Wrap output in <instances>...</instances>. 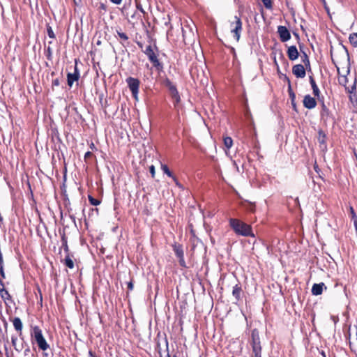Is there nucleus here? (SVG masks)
<instances>
[{
    "instance_id": "obj_1",
    "label": "nucleus",
    "mask_w": 357,
    "mask_h": 357,
    "mask_svg": "<svg viewBox=\"0 0 357 357\" xmlns=\"http://www.w3.org/2000/svg\"><path fill=\"white\" fill-rule=\"evenodd\" d=\"M229 225L237 235L243 236H255L252 231L251 226L238 219L231 218L229 220Z\"/></svg>"
},
{
    "instance_id": "obj_2",
    "label": "nucleus",
    "mask_w": 357,
    "mask_h": 357,
    "mask_svg": "<svg viewBox=\"0 0 357 357\" xmlns=\"http://www.w3.org/2000/svg\"><path fill=\"white\" fill-rule=\"evenodd\" d=\"M251 346L252 349V357H261V347L259 331L253 329L251 334Z\"/></svg>"
},
{
    "instance_id": "obj_3",
    "label": "nucleus",
    "mask_w": 357,
    "mask_h": 357,
    "mask_svg": "<svg viewBox=\"0 0 357 357\" xmlns=\"http://www.w3.org/2000/svg\"><path fill=\"white\" fill-rule=\"evenodd\" d=\"M32 330L31 337L35 339L38 347L43 351L47 350L49 348V345L43 337L41 329L36 326L33 327Z\"/></svg>"
},
{
    "instance_id": "obj_4",
    "label": "nucleus",
    "mask_w": 357,
    "mask_h": 357,
    "mask_svg": "<svg viewBox=\"0 0 357 357\" xmlns=\"http://www.w3.org/2000/svg\"><path fill=\"white\" fill-rule=\"evenodd\" d=\"M144 52L148 56L149 61L153 63V66L158 69H161L162 68V66L158 59L157 55L155 54L151 45H148Z\"/></svg>"
},
{
    "instance_id": "obj_5",
    "label": "nucleus",
    "mask_w": 357,
    "mask_h": 357,
    "mask_svg": "<svg viewBox=\"0 0 357 357\" xmlns=\"http://www.w3.org/2000/svg\"><path fill=\"white\" fill-rule=\"evenodd\" d=\"M231 31L234 33V36L238 42L240 39L241 32L242 31V22L241 19L235 16L234 21L231 22Z\"/></svg>"
},
{
    "instance_id": "obj_6",
    "label": "nucleus",
    "mask_w": 357,
    "mask_h": 357,
    "mask_svg": "<svg viewBox=\"0 0 357 357\" xmlns=\"http://www.w3.org/2000/svg\"><path fill=\"white\" fill-rule=\"evenodd\" d=\"M126 82L132 93V96L134 97L135 99L137 100L139 92V81L136 78L130 77L127 78Z\"/></svg>"
},
{
    "instance_id": "obj_7",
    "label": "nucleus",
    "mask_w": 357,
    "mask_h": 357,
    "mask_svg": "<svg viewBox=\"0 0 357 357\" xmlns=\"http://www.w3.org/2000/svg\"><path fill=\"white\" fill-rule=\"evenodd\" d=\"M173 250L176 256L178 258L179 264L182 267H186V264L184 260V252L183 247L180 244H174L173 245Z\"/></svg>"
},
{
    "instance_id": "obj_8",
    "label": "nucleus",
    "mask_w": 357,
    "mask_h": 357,
    "mask_svg": "<svg viewBox=\"0 0 357 357\" xmlns=\"http://www.w3.org/2000/svg\"><path fill=\"white\" fill-rule=\"evenodd\" d=\"M278 33H279L281 41L282 42H286L291 38L290 32L284 26H279L278 27Z\"/></svg>"
},
{
    "instance_id": "obj_9",
    "label": "nucleus",
    "mask_w": 357,
    "mask_h": 357,
    "mask_svg": "<svg viewBox=\"0 0 357 357\" xmlns=\"http://www.w3.org/2000/svg\"><path fill=\"white\" fill-rule=\"evenodd\" d=\"M303 103V106L309 109L314 108L317 105L315 98L312 97L310 95H306L304 96Z\"/></svg>"
},
{
    "instance_id": "obj_10",
    "label": "nucleus",
    "mask_w": 357,
    "mask_h": 357,
    "mask_svg": "<svg viewBox=\"0 0 357 357\" xmlns=\"http://www.w3.org/2000/svg\"><path fill=\"white\" fill-rule=\"evenodd\" d=\"M79 78V72L77 69V67L75 66V70L73 73H68L67 75V81L68 85L71 87L74 83V82L77 81Z\"/></svg>"
},
{
    "instance_id": "obj_11",
    "label": "nucleus",
    "mask_w": 357,
    "mask_h": 357,
    "mask_svg": "<svg viewBox=\"0 0 357 357\" xmlns=\"http://www.w3.org/2000/svg\"><path fill=\"white\" fill-rule=\"evenodd\" d=\"M292 73L296 77L303 78L305 76V70L301 64H296L292 68Z\"/></svg>"
},
{
    "instance_id": "obj_12",
    "label": "nucleus",
    "mask_w": 357,
    "mask_h": 357,
    "mask_svg": "<svg viewBox=\"0 0 357 357\" xmlns=\"http://www.w3.org/2000/svg\"><path fill=\"white\" fill-rule=\"evenodd\" d=\"M349 344L351 351L357 356V328L354 335L349 334Z\"/></svg>"
},
{
    "instance_id": "obj_13",
    "label": "nucleus",
    "mask_w": 357,
    "mask_h": 357,
    "mask_svg": "<svg viewBox=\"0 0 357 357\" xmlns=\"http://www.w3.org/2000/svg\"><path fill=\"white\" fill-rule=\"evenodd\" d=\"M287 56L291 61H294L298 57V52L296 46H290L287 50Z\"/></svg>"
},
{
    "instance_id": "obj_14",
    "label": "nucleus",
    "mask_w": 357,
    "mask_h": 357,
    "mask_svg": "<svg viewBox=\"0 0 357 357\" xmlns=\"http://www.w3.org/2000/svg\"><path fill=\"white\" fill-rule=\"evenodd\" d=\"M325 287L326 289V287L325 286L324 283L321 282L319 284H314L312 287V294L314 296H319L322 294L323 289Z\"/></svg>"
},
{
    "instance_id": "obj_15",
    "label": "nucleus",
    "mask_w": 357,
    "mask_h": 357,
    "mask_svg": "<svg viewBox=\"0 0 357 357\" xmlns=\"http://www.w3.org/2000/svg\"><path fill=\"white\" fill-rule=\"evenodd\" d=\"M310 83L311 84L312 91H313V94L314 95L315 97L317 98L318 100H319L320 91H319L314 78L312 76H310Z\"/></svg>"
},
{
    "instance_id": "obj_16",
    "label": "nucleus",
    "mask_w": 357,
    "mask_h": 357,
    "mask_svg": "<svg viewBox=\"0 0 357 357\" xmlns=\"http://www.w3.org/2000/svg\"><path fill=\"white\" fill-rule=\"evenodd\" d=\"M12 321L15 329L21 335L23 327L21 319L19 317H15Z\"/></svg>"
},
{
    "instance_id": "obj_17",
    "label": "nucleus",
    "mask_w": 357,
    "mask_h": 357,
    "mask_svg": "<svg viewBox=\"0 0 357 357\" xmlns=\"http://www.w3.org/2000/svg\"><path fill=\"white\" fill-rule=\"evenodd\" d=\"M241 291H242L241 287L238 284H236L233 287L232 295L235 297V298L237 301H238L241 298Z\"/></svg>"
},
{
    "instance_id": "obj_18",
    "label": "nucleus",
    "mask_w": 357,
    "mask_h": 357,
    "mask_svg": "<svg viewBox=\"0 0 357 357\" xmlns=\"http://www.w3.org/2000/svg\"><path fill=\"white\" fill-rule=\"evenodd\" d=\"M233 140L230 137H226L224 138V145L225 146L229 149L232 146Z\"/></svg>"
},
{
    "instance_id": "obj_19",
    "label": "nucleus",
    "mask_w": 357,
    "mask_h": 357,
    "mask_svg": "<svg viewBox=\"0 0 357 357\" xmlns=\"http://www.w3.org/2000/svg\"><path fill=\"white\" fill-rule=\"evenodd\" d=\"M349 42L354 46L357 45V33H353L350 34L349 37Z\"/></svg>"
},
{
    "instance_id": "obj_20",
    "label": "nucleus",
    "mask_w": 357,
    "mask_h": 357,
    "mask_svg": "<svg viewBox=\"0 0 357 357\" xmlns=\"http://www.w3.org/2000/svg\"><path fill=\"white\" fill-rule=\"evenodd\" d=\"M161 169L163 171V172L167 174L169 177L173 178L174 176L172 174V173L169 169L168 167L166 165H161Z\"/></svg>"
},
{
    "instance_id": "obj_21",
    "label": "nucleus",
    "mask_w": 357,
    "mask_h": 357,
    "mask_svg": "<svg viewBox=\"0 0 357 357\" xmlns=\"http://www.w3.org/2000/svg\"><path fill=\"white\" fill-rule=\"evenodd\" d=\"M65 264L67 267H68L70 269L74 268V262L69 257H66Z\"/></svg>"
},
{
    "instance_id": "obj_22",
    "label": "nucleus",
    "mask_w": 357,
    "mask_h": 357,
    "mask_svg": "<svg viewBox=\"0 0 357 357\" xmlns=\"http://www.w3.org/2000/svg\"><path fill=\"white\" fill-rule=\"evenodd\" d=\"M321 115L322 116H328L329 114V110L325 105V104L323 102L321 105Z\"/></svg>"
},
{
    "instance_id": "obj_23",
    "label": "nucleus",
    "mask_w": 357,
    "mask_h": 357,
    "mask_svg": "<svg viewBox=\"0 0 357 357\" xmlns=\"http://www.w3.org/2000/svg\"><path fill=\"white\" fill-rule=\"evenodd\" d=\"M89 200L91 205L93 206H98L100 204V202L95 198H93L92 196L89 195Z\"/></svg>"
},
{
    "instance_id": "obj_24",
    "label": "nucleus",
    "mask_w": 357,
    "mask_h": 357,
    "mask_svg": "<svg viewBox=\"0 0 357 357\" xmlns=\"http://www.w3.org/2000/svg\"><path fill=\"white\" fill-rule=\"evenodd\" d=\"M264 6L267 9H271L272 8V1L271 0H261Z\"/></svg>"
},
{
    "instance_id": "obj_25",
    "label": "nucleus",
    "mask_w": 357,
    "mask_h": 357,
    "mask_svg": "<svg viewBox=\"0 0 357 357\" xmlns=\"http://www.w3.org/2000/svg\"><path fill=\"white\" fill-rule=\"evenodd\" d=\"M303 61L306 66V67L310 66V60L308 59L307 55L304 52L303 56Z\"/></svg>"
},
{
    "instance_id": "obj_26",
    "label": "nucleus",
    "mask_w": 357,
    "mask_h": 357,
    "mask_svg": "<svg viewBox=\"0 0 357 357\" xmlns=\"http://www.w3.org/2000/svg\"><path fill=\"white\" fill-rule=\"evenodd\" d=\"M169 93L171 94V96L173 95H176L178 93V91L174 85L171 86V87L168 88Z\"/></svg>"
},
{
    "instance_id": "obj_27",
    "label": "nucleus",
    "mask_w": 357,
    "mask_h": 357,
    "mask_svg": "<svg viewBox=\"0 0 357 357\" xmlns=\"http://www.w3.org/2000/svg\"><path fill=\"white\" fill-rule=\"evenodd\" d=\"M116 33L121 39L123 40H127L128 39V36L125 33L119 31H117Z\"/></svg>"
},
{
    "instance_id": "obj_28",
    "label": "nucleus",
    "mask_w": 357,
    "mask_h": 357,
    "mask_svg": "<svg viewBox=\"0 0 357 357\" xmlns=\"http://www.w3.org/2000/svg\"><path fill=\"white\" fill-rule=\"evenodd\" d=\"M172 99L174 100V105L175 106L176 105V104H178L179 102H180V96H179V94L178 93H176V95H173L172 96Z\"/></svg>"
},
{
    "instance_id": "obj_29",
    "label": "nucleus",
    "mask_w": 357,
    "mask_h": 357,
    "mask_svg": "<svg viewBox=\"0 0 357 357\" xmlns=\"http://www.w3.org/2000/svg\"><path fill=\"white\" fill-rule=\"evenodd\" d=\"M319 142L321 144L325 142V135L322 132H319Z\"/></svg>"
},
{
    "instance_id": "obj_30",
    "label": "nucleus",
    "mask_w": 357,
    "mask_h": 357,
    "mask_svg": "<svg viewBox=\"0 0 357 357\" xmlns=\"http://www.w3.org/2000/svg\"><path fill=\"white\" fill-rule=\"evenodd\" d=\"M47 34H48L49 37L51 38H55V35H54V31H52L51 27L47 28Z\"/></svg>"
},
{
    "instance_id": "obj_31",
    "label": "nucleus",
    "mask_w": 357,
    "mask_h": 357,
    "mask_svg": "<svg viewBox=\"0 0 357 357\" xmlns=\"http://www.w3.org/2000/svg\"><path fill=\"white\" fill-rule=\"evenodd\" d=\"M136 7H137V10H139L141 13H142L144 14L145 13V11H144V8H143V7H142L141 3L137 2L136 3Z\"/></svg>"
},
{
    "instance_id": "obj_32",
    "label": "nucleus",
    "mask_w": 357,
    "mask_h": 357,
    "mask_svg": "<svg viewBox=\"0 0 357 357\" xmlns=\"http://www.w3.org/2000/svg\"><path fill=\"white\" fill-rule=\"evenodd\" d=\"M149 171H150L152 178H154L155 174V167L153 165L150 166Z\"/></svg>"
},
{
    "instance_id": "obj_33",
    "label": "nucleus",
    "mask_w": 357,
    "mask_h": 357,
    "mask_svg": "<svg viewBox=\"0 0 357 357\" xmlns=\"http://www.w3.org/2000/svg\"><path fill=\"white\" fill-rule=\"evenodd\" d=\"M172 179L174 180V181L175 184L176 185V186H178V188H180L181 189H183V185L178 182V181L177 180V178L175 176H174L172 178Z\"/></svg>"
},
{
    "instance_id": "obj_34",
    "label": "nucleus",
    "mask_w": 357,
    "mask_h": 357,
    "mask_svg": "<svg viewBox=\"0 0 357 357\" xmlns=\"http://www.w3.org/2000/svg\"><path fill=\"white\" fill-rule=\"evenodd\" d=\"M0 275L1 276V280L3 278H5L6 276H5V273H4V270H3V266H0Z\"/></svg>"
},
{
    "instance_id": "obj_35",
    "label": "nucleus",
    "mask_w": 357,
    "mask_h": 357,
    "mask_svg": "<svg viewBox=\"0 0 357 357\" xmlns=\"http://www.w3.org/2000/svg\"><path fill=\"white\" fill-rule=\"evenodd\" d=\"M165 85L167 87V88H169L171 87V86L174 85L172 82L167 79L165 81Z\"/></svg>"
},
{
    "instance_id": "obj_36",
    "label": "nucleus",
    "mask_w": 357,
    "mask_h": 357,
    "mask_svg": "<svg viewBox=\"0 0 357 357\" xmlns=\"http://www.w3.org/2000/svg\"><path fill=\"white\" fill-rule=\"evenodd\" d=\"M60 84V82L59 79H55L52 81V86H58Z\"/></svg>"
},
{
    "instance_id": "obj_37",
    "label": "nucleus",
    "mask_w": 357,
    "mask_h": 357,
    "mask_svg": "<svg viewBox=\"0 0 357 357\" xmlns=\"http://www.w3.org/2000/svg\"><path fill=\"white\" fill-rule=\"evenodd\" d=\"M17 340V338L16 337L13 336L11 338L12 344L15 347L16 346V342Z\"/></svg>"
},
{
    "instance_id": "obj_38",
    "label": "nucleus",
    "mask_w": 357,
    "mask_h": 357,
    "mask_svg": "<svg viewBox=\"0 0 357 357\" xmlns=\"http://www.w3.org/2000/svg\"><path fill=\"white\" fill-rule=\"evenodd\" d=\"M110 1L116 5H119L121 3L122 0H110Z\"/></svg>"
},
{
    "instance_id": "obj_39",
    "label": "nucleus",
    "mask_w": 357,
    "mask_h": 357,
    "mask_svg": "<svg viewBox=\"0 0 357 357\" xmlns=\"http://www.w3.org/2000/svg\"><path fill=\"white\" fill-rule=\"evenodd\" d=\"M350 210H351V215H352V218H354L355 220H357V217L354 213V211L352 207L350 208Z\"/></svg>"
},
{
    "instance_id": "obj_40",
    "label": "nucleus",
    "mask_w": 357,
    "mask_h": 357,
    "mask_svg": "<svg viewBox=\"0 0 357 357\" xmlns=\"http://www.w3.org/2000/svg\"><path fill=\"white\" fill-rule=\"evenodd\" d=\"M91 155H92L91 152L88 151V152H86V153H85V155H84V158H85V159H86V158H88L91 157Z\"/></svg>"
},
{
    "instance_id": "obj_41",
    "label": "nucleus",
    "mask_w": 357,
    "mask_h": 357,
    "mask_svg": "<svg viewBox=\"0 0 357 357\" xmlns=\"http://www.w3.org/2000/svg\"><path fill=\"white\" fill-rule=\"evenodd\" d=\"M128 287L130 290H132L133 289V284L132 282H128Z\"/></svg>"
},
{
    "instance_id": "obj_42",
    "label": "nucleus",
    "mask_w": 357,
    "mask_h": 357,
    "mask_svg": "<svg viewBox=\"0 0 357 357\" xmlns=\"http://www.w3.org/2000/svg\"><path fill=\"white\" fill-rule=\"evenodd\" d=\"M3 266V256H2L1 252H0V266Z\"/></svg>"
},
{
    "instance_id": "obj_43",
    "label": "nucleus",
    "mask_w": 357,
    "mask_h": 357,
    "mask_svg": "<svg viewBox=\"0 0 357 357\" xmlns=\"http://www.w3.org/2000/svg\"><path fill=\"white\" fill-rule=\"evenodd\" d=\"M100 8L102 10H106V6L104 3H100Z\"/></svg>"
},
{
    "instance_id": "obj_44",
    "label": "nucleus",
    "mask_w": 357,
    "mask_h": 357,
    "mask_svg": "<svg viewBox=\"0 0 357 357\" xmlns=\"http://www.w3.org/2000/svg\"><path fill=\"white\" fill-rule=\"evenodd\" d=\"M47 50L48 54L50 55L52 54V49H51V47H48Z\"/></svg>"
},
{
    "instance_id": "obj_45",
    "label": "nucleus",
    "mask_w": 357,
    "mask_h": 357,
    "mask_svg": "<svg viewBox=\"0 0 357 357\" xmlns=\"http://www.w3.org/2000/svg\"><path fill=\"white\" fill-rule=\"evenodd\" d=\"M354 225H355L356 230L357 231V220H354Z\"/></svg>"
},
{
    "instance_id": "obj_46",
    "label": "nucleus",
    "mask_w": 357,
    "mask_h": 357,
    "mask_svg": "<svg viewBox=\"0 0 357 357\" xmlns=\"http://www.w3.org/2000/svg\"><path fill=\"white\" fill-rule=\"evenodd\" d=\"M89 354L90 357H96L93 355V354L91 351H90Z\"/></svg>"
},
{
    "instance_id": "obj_47",
    "label": "nucleus",
    "mask_w": 357,
    "mask_h": 357,
    "mask_svg": "<svg viewBox=\"0 0 357 357\" xmlns=\"http://www.w3.org/2000/svg\"><path fill=\"white\" fill-rule=\"evenodd\" d=\"M314 168L315 171L317 172L318 166L317 165H314Z\"/></svg>"
},
{
    "instance_id": "obj_48",
    "label": "nucleus",
    "mask_w": 357,
    "mask_h": 357,
    "mask_svg": "<svg viewBox=\"0 0 357 357\" xmlns=\"http://www.w3.org/2000/svg\"><path fill=\"white\" fill-rule=\"evenodd\" d=\"M174 357H176L175 356Z\"/></svg>"
}]
</instances>
